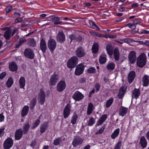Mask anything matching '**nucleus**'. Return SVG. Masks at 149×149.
<instances>
[{"instance_id":"1","label":"nucleus","mask_w":149,"mask_h":149,"mask_svg":"<svg viewBox=\"0 0 149 149\" xmlns=\"http://www.w3.org/2000/svg\"><path fill=\"white\" fill-rule=\"evenodd\" d=\"M146 57L145 54H142L137 58V65L139 67L143 68L146 65Z\"/></svg>"},{"instance_id":"2","label":"nucleus","mask_w":149,"mask_h":149,"mask_svg":"<svg viewBox=\"0 0 149 149\" xmlns=\"http://www.w3.org/2000/svg\"><path fill=\"white\" fill-rule=\"evenodd\" d=\"M78 61V59L77 57H72L68 61L67 63L68 67L70 68H74L76 65L77 64Z\"/></svg>"},{"instance_id":"3","label":"nucleus","mask_w":149,"mask_h":149,"mask_svg":"<svg viewBox=\"0 0 149 149\" xmlns=\"http://www.w3.org/2000/svg\"><path fill=\"white\" fill-rule=\"evenodd\" d=\"M13 143V140L11 137H8L4 142L3 148L4 149H10L12 147Z\"/></svg>"},{"instance_id":"4","label":"nucleus","mask_w":149,"mask_h":149,"mask_svg":"<svg viewBox=\"0 0 149 149\" xmlns=\"http://www.w3.org/2000/svg\"><path fill=\"white\" fill-rule=\"evenodd\" d=\"M45 92L41 89L38 93V102L41 105L44 104L45 101Z\"/></svg>"},{"instance_id":"5","label":"nucleus","mask_w":149,"mask_h":149,"mask_svg":"<svg viewBox=\"0 0 149 149\" xmlns=\"http://www.w3.org/2000/svg\"><path fill=\"white\" fill-rule=\"evenodd\" d=\"M25 56L29 59H33L34 56V54L33 50L29 48H26L24 52Z\"/></svg>"},{"instance_id":"6","label":"nucleus","mask_w":149,"mask_h":149,"mask_svg":"<svg viewBox=\"0 0 149 149\" xmlns=\"http://www.w3.org/2000/svg\"><path fill=\"white\" fill-rule=\"evenodd\" d=\"M84 139L80 137L77 136L74 137L72 142V145L74 147H76L81 144Z\"/></svg>"},{"instance_id":"7","label":"nucleus","mask_w":149,"mask_h":149,"mask_svg":"<svg viewBox=\"0 0 149 149\" xmlns=\"http://www.w3.org/2000/svg\"><path fill=\"white\" fill-rule=\"evenodd\" d=\"M84 97V95L79 91H76L72 96V98L75 101H79L83 99Z\"/></svg>"},{"instance_id":"8","label":"nucleus","mask_w":149,"mask_h":149,"mask_svg":"<svg viewBox=\"0 0 149 149\" xmlns=\"http://www.w3.org/2000/svg\"><path fill=\"white\" fill-rule=\"evenodd\" d=\"M56 46V42L53 39H50L48 40V46L51 51H53L55 49Z\"/></svg>"},{"instance_id":"9","label":"nucleus","mask_w":149,"mask_h":149,"mask_svg":"<svg viewBox=\"0 0 149 149\" xmlns=\"http://www.w3.org/2000/svg\"><path fill=\"white\" fill-rule=\"evenodd\" d=\"M66 87V83L65 81H61L57 84V90L59 92L63 91Z\"/></svg>"},{"instance_id":"10","label":"nucleus","mask_w":149,"mask_h":149,"mask_svg":"<svg viewBox=\"0 0 149 149\" xmlns=\"http://www.w3.org/2000/svg\"><path fill=\"white\" fill-rule=\"evenodd\" d=\"M84 66L82 64H79L77 65L75 71V74L76 75H79L81 74L83 72L84 69Z\"/></svg>"},{"instance_id":"11","label":"nucleus","mask_w":149,"mask_h":149,"mask_svg":"<svg viewBox=\"0 0 149 149\" xmlns=\"http://www.w3.org/2000/svg\"><path fill=\"white\" fill-rule=\"evenodd\" d=\"M58 75L54 73L51 76L49 83L52 85H54L58 81Z\"/></svg>"},{"instance_id":"12","label":"nucleus","mask_w":149,"mask_h":149,"mask_svg":"<svg viewBox=\"0 0 149 149\" xmlns=\"http://www.w3.org/2000/svg\"><path fill=\"white\" fill-rule=\"evenodd\" d=\"M136 53L135 52L132 51L130 52L128 55V58L131 63H134L136 60Z\"/></svg>"},{"instance_id":"13","label":"nucleus","mask_w":149,"mask_h":149,"mask_svg":"<svg viewBox=\"0 0 149 149\" xmlns=\"http://www.w3.org/2000/svg\"><path fill=\"white\" fill-rule=\"evenodd\" d=\"M23 132L22 130L19 128L15 132V137L16 140H19L22 137Z\"/></svg>"},{"instance_id":"14","label":"nucleus","mask_w":149,"mask_h":149,"mask_svg":"<svg viewBox=\"0 0 149 149\" xmlns=\"http://www.w3.org/2000/svg\"><path fill=\"white\" fill-rule=\"evenodd\" d=\"M70 106L69 104H67L65 106L63 111V116L65 118H66L69 115L70 112Z\"/></svg>"},{"instance_id":"15","label":"nucleus","mask_w":149,"mask_h":149,"mask_svg":"<svg viewBox=\"0 0 149 149\" xmlns=\"http://www.w3.org/2000/svg\"><path fill=\"white\" fill-rule=\"evenodd\" d=\"M76 53V55L79 57H83L85 54L84 50L81 47H79L77 49Z\"/></svg>"},{"instance_id":"16","label":"nucleus","mask_w":149,"mask_h":149,"mask_svg":"<svg viewBox=\"0 0 149 149\" xmlns=\"http://www.w3.org/2000/svg\"><path fill=\"white\" fill-rule=\"evenodd\" d=\"M57 40L61 42H63L65 40V36L62 31H59L56 37Z\"/></svg>"},{"instance_id":"17","label":"nucleus","mask_w":149,"mask_h":149,"mask_svg":"<svg viewBox=\"0 0 149 149\" xmlns=\"http://www.w3.org/2000/svg\"><path fill=\"white\" fill-rule=\"evenodd\" d=\"M40 47L43 53H45L46 50L47 49V45L45 40L43 38H42L41 39L40 44Z\"/></svg>"},{"instance_id":"18","label":"nucleus","mask_w":149,"mask_h":149,"mask_svg":"<svg viewBox=\"0 0 149 149\" xmlns=\"http://www.w3.org/2000/svg\"><path fill=\"white\" fill-rule=\"evenodd\" d=\"M7 29L4 33V36L6 39L8 40L13 36L11 34V29L9 28H8Z\"/></svg>"},{"instance_id":"19","label":"nucleus","mask_w":149,"mask_h":149,"mask_svg":"<svg viewBox=\"0 0 149 149\" xmlns=\"http://www.w3.org/2000/svg\"><path fill=\"white\" fill-rule=\"evenodd\" d=\"M9 69L12 71H16L18 69V67L16 63L13 61L9 63Z\"/></svg>"},{"instance_id":"20","label":"nucleus","mask_w":149,"mask_h":149,"mask_svg":"<svg viewBox=\"0 0 149 149\" xmlns=\"http://www.w3.org/2000/svg\"><path fill=\"white\" fill-rule=\"evenodd\" d=\"M136 75L135 72L134 71H130L128 74V82L131 83L134 80Z\"/></svg>"},{"instance_id":"21","label":"nucleus","mask_w":149,"mask_h":149,"mask_svg":"<svg viewBox=\"0 0 149 149\" xmlns=\"http://www.w3.org/2000/svg\"><path fill=\"white\" fill-rule=\"evenodd\" d=\"M128 108L121 106L119 110V115L123 116L126 114L128 111Z\"/></svg>"},{"instance_id":"22","label":"nucleus","mask_w":149,"mask_h":149,"mask_svg":"<svg viewBox=\"0 0 149 149\" xmlns=\"http://www.w3.org/2000/svg\"><path fill=\"white\" fill-rule=\"evenodd\" d=\"M139 142L141 147L143 148L146 147L147 144V141L144 136H142L140 138Z\"/></svg>"},{"instance_id":"23","label":"nucleus","mask_w":149,"mask_h":149,"mask_svg":"<svg viewBox=\"0 0 149 149\" xmlns=\"http://www.w3.org/2000/svg\"><path fill=\"white\" fill-rule=\"evenodd\" d=\"M142 81L144 86H147L149 83V76L146 74L144 75L142 78Z\"/></svg>"},{"instance_id":"24","label":"nucleus","mask_w":149,"mask_h":149,"mask_svg":"<svg viewBox=\"0 0 149 149\" xmlns=\"http://www.w3.org/2000/svg\"><path fill=\"white\" fill-rule=\"evenodd\" d=\"M140 92L139 89L135 88L132 91V97L136 99L138 98L140 95Z\"/></svg>"},{"instance_id":"25","label":"nucleus","mask_w":149,"mask_h":149,"mask_svg":"<svg viewBox=\"0 0 149 149\" xmlns=\"http://www.w3.org/2000/svg\"><path fill=\"white\" fill-rule=\"evenodd\" d=\"M107 116L106 114H104L102 115L101 117L99 120L97 121V125L98 126L101 125L107 119Z\"/></svg>"},{"instance_id":"26","label":"nucleus","mask_w":149,"mask_h":149,"mask_svg":"<svg viewBox=\"0 0 149 149\" xmlns=\"http://www.w3.org/2000/svg\"><path fill=\"white\" fill-rule=\"evenodd\" d=\"M107 61V56L104 54H101L99 57V61L100 64H104Z\"/></svg>"},{"instance_id":"27","label":"nucleus","mask_w":149,"mask_h":149,"mask_svg":"<svg viewBox=\"0 0 149 149\" xmlns=\"http://www.w3.org/2000/svg\"><path fill=\"white\" fill-rule=\"evenodd\" d=\"M113 47L112 45L111 44H108L106 46V50L107 53L110 56L113 54Z\"/></svg>"},{"instance_id":"28","label":"nucleus","mask_w":149,"mask_h":149,"mask_svg":"<svg viewBox=\"0 0 149 149\" xmlns=\"http://www.w3.org/2000/svg\"><path fill=\"white\" fill-rule=\"evenodd\" d=\"M29 110V107L28 106H25L23 108L21 112V116L22 117L26 116L28 113Z\"/></svg>"},{"instance_id":"29","label":"nucleus","mask_w":149,"mask_h":149,"mask_svg":"<svg viewBox=\"0 0 149 149\" xmlns=\"http://www.w3.org/2000/svg\"><path fill=\"white\" fill-rule=\"evenodd\" d=\"M30 127V125L29 122L25 124L23 127V132L24 134H26L29 131Z\"/></svg>"},{"instance_id":"30","label":"nucleus","mask_w":149,"mask_h":149,"mask_svg":"<svg viewBox=\"0 0 149 149\" xmlns=\"http://www.w3.org/2000/svg\"><path fill=\"white\" fill-rule=\"evenodd\" d=\"M48 124L47 122L42 123L40 127V132L41 133L44 132L48 128Z\"/></svg>"},{"instance_id":"31","label":"nucleus","mask_w":149,"mask_h":149,"mask_svg":"<svg viewBox=\"0 0 149 149\" xmlns=\"http://www.w3.org/2000/svg\"><path fill=\"white\" fill-rule=\"evenodd\" d=\"M113 55L116 61H118L119 59L120 53L119 51L117 48L115 49L113 51Z\"/></svg>"},{"instance_id":"32","label":"nucleus","mask_w":149,"mask_h":149,"mask_svg":"<svg viewBox=\"0 0 149 149\" xmlns=\"http://www.w3.org/2000/svg\"><path fill=\"white\" fill-rule=\"evenodd\" d=\"M93 105L91 103H90L88 104L87 114L88 115H90L93 112Z\"/></svg>"},{"instance_id":"33","label":"nucleus","mask_w":149,"mask_h":149,"mask_svg":"<svg viewBox=\"0 0 149 149\" xmlns=\"http://www.w3.org/2000/svg\"><path fill=\"white\" fill-rule=\"evenodd\" d=\"M125 88L122 86L120 89L119 93L118 95V96L120 99H122L125 93Z\"/></svg>"},{"instance_id":"34","label":"nucleus","mask_w":149,"mask_h":149,"mask_svg":"<svg viewBox=\"0 0 149 149\" xmlns=\"http://www.w3.org/2000/svg\"><path fill=\"white\" fill-rule=\"evenodd\" d=\"M115 64L113 62L109 63L107 65V69L110 71H113L115 68Z\"/></svg>"},{"instance_id":"35","label":"nucleus","mask_w":149,"mask_h":149,"mask_svg":"<svg viewBox=\"0 0 149 149\" xmlns=\"http://www.w3.org/2000/svg\"><path fill=\"white\" fill-rule=\"evenodd\" d=\"M25 80L24 77H21L19 80L20 87L21 88H24L25 86Z\"/></svg>"},{"instance_id":"36","label":"nucleus","mask_w":149,"mask_h":149,"mask_svg":"<svg viewBox=\"0 0 149 149\" xmlns=\"http://www.w3.org/2000/svg\"><path fill=\"white\" fill-rule=\"evenodd\" d=\"M37 100L36 98H33L30 102V108L31 110H33L36 104Z\"/></svg>"},{"instance_id":"37","label":"nucleus","mask_w":149,"mask_h":149,"mask_svg":"<svg viewBox=\"0 0 149 149\" xmlns=\"http://www.w3.org/2000/svg\"><path fill=\"white\" fill-rule=\"evenodd\" d=\"M120 132V129L118 128L116 129L111 135V138L113 139H115L118 135Z\"/></svg>"},{"instance_id":"38","label":"nucleus","mask_w":149,"mask_h":149,"mask_svg":"<svg viewBox=\"0 0 149 149\" xmlns=\"http://www.w3.org/2000/svg\"><path fill=\"white\" fill-rule=\"evenodd\" d=\"M87 21H88L89 24L91 26L95 27L96 28V29L98 30H100V28L99 27L95 24L94 22L92 20H88L87 19H86L85 20V22H87Z\"/></svg>"},{"instance_id":"39","label":"nucleus","mask_w":149,"mask_h":149,"mask_svg":"<svg viewBox=\"0 0 149 149\" xmlns=\"http://www.w3.org/2000/svg\"><path fill=\"white\" fill-rule=\"evenodd\" d=\"M92 50L93 53H97L99 50L98 45L97 43H94L92 46Z\"/></svg>"},{"instance_id":"40","label":"nucleus","mask_w":149,"mask_h":149,"mask_svg":"<svg viewBox=\"0 0 149 149\" xmlns=\"http://www.w3.org/2000/svg\"><path fill=\"white\" fill-rule=\"evenodd\" d=\"M13 83L12 78L10 77L8 79L6 82V85L8 88L10 87Z\"/></svg>"},{"instance_id":"41","label":"nucleus","mask_w":149,"mask_h":149,"mask_svg":"<svg viewBox=\"0 0 149 149\" xmlns=\"http://www.w3.org/2000/svg\"><path fill=\"white\" fill-rule=\"evenodd\" d=\"M54 24H59L62 23L61 22L59 21V18L57 17H53L52 19Z\"/></svg>"},{"instance_id":"42","label":"nucleus","mask_w":149,"mask_h":149,"mask_svg":"<svg viewBox=\"0 0 149 149\" xmlns=\"http://www.w3.org/2000/svg\"><path fill=\"white\" fill-rule=\"evenodd\" d=\"M95 123V119L93 117H91L87 122V125L88 126H92Z\"/></svg>"},{"instance_id":"43","label":"nucleus","mask_w":149,"mask_h":149,"mask_svg":"<svg viewBox=\"0 0 149 149\" xmlns=\"http://www.w3.org/2000/svg\"><path fill=\"white\" fill-rule=\"evenodd\" d=\"M62 139L61 138L59 137L56 139L54 141L53 144L55 146L59 145L61 142Z\"/></svg>"},{"instance_id":"44","label":"nucleus","mask_w":149,"mask_h":149,"mask_svg":"<svg viewBox=\"0 0 149 149\" xmlns=\"http://www.w3.org/2000/svg\"><path fill=\"white\" fill-rule=\"evenodd\" d=\"M78 116L76 114H74L72 117L71 123L73 124H75L76 122Z\"/></svg>"},{"instance_id":"45","label":"nucleus","mask_w":149,"mask_h":149,"mask_svg":"<svg viewBox=\"0 0 149 149\" xmlns=\"http://www.w3.org/2000/svg\"><path fill=\"white\" fill-rule=\"evenodd\" d=\"M113 101V98H111L107 101L106 107L107 108H109L112 104Z\"/></svg>"},{"instance_id":"46","label":"nucleus","mask_w":149,"mask_h":149,"mask_svg":"<svg viewBox=\"0 0 149 149\" xmlns=\"http://www.w3.org/2000/svg\"><path fill=\"white\" fill-rule=\"evenodd\" d=\"M40 123V120L39 119H37L33 123L32 129H34L36 128L38 126Z\"/></svg>"},{"instance_id":"47","label":"nucleus","mask_w":149,"mask_h":149,"mask_svg":"<svg viewBox=\"0 0 149 149\" xmlns=\"http://www.w3.org/2000/svg\"><path fill=\"white\" fill-rule=\"evenodd\" d=\"M29 45L30 46L33 47L36 45V41L33 38L29 39Z\"/></svg>"},{"instance_id":"48","label":"nucleus","mask_w":149,"mask_h":149,"mask_svg":"<svg viewBox=\"0 0 149 149\" xmlns=\"http://www.w3.org/2000/svg\"><path fill=\"white\" fill-rule=\"evenodd\" d=\"M26 41V40L24 39H21L19 41L18 43L16 45L17 48L21 46Z\"/></svg>"},{"instance_id":"49","label":"nucleus","mask_w":149,"mask_h":149,"mask_svg":"<svg viewBox=\"0 0 149 149\" xmlns=\"http://www.w3.org/2000/svg\"><path fill=\"white\" fill-rule=\"evenodd\" d=\"M122 142L121 141H118L116 144L114 149H120L122 146Z\"/></svg>"},{"instance_id":"50","label":"nucleus","mask_w":149,"mask_h":149,"mask_svg":"<svg viewBox=\"0 0 149 149\" xmlns=\"http://www.w3.org/2000/svg\"><path fill=\"white\" fill-rule=\"evenodd\" d=\"M121 40L124 41V42L129 44L133 42V40L130 38H126Z\"/></svg>"},{"instance_id":"51","label":"nucleus","mask_w":149,"mask_h":149,"mask_svg":"<svg viewBox=\"0 0 149 149\" xmlns=\"http://www.w3.org/2000/svg\"><path fill=\"white\" fill-rule=\"evenodd\" d=\"M117 36L116 35H111L109 34H106L104 36V38H116Z\"/></svg>"},{"instance_id":"52","label":"nucleus","mask_w":149,"mask_h":149,"mask_svg":"<svg viewBox=\"0 0 149 149\" xmlns=\"http://www.w3.org/2000/svg\"><path fill=\"white\" fill-rule=\"evenodd\" d=\"M87 71L89 73H93L95 72V69L94 68L90 67L88 69Z\"/></svg>"},{"instance_id":"53","label":"nucleus","mask_w":149,"mask_h":149,"mask_svg":"<svg viewBox=\"0 0 149 149\" xmlns=\"http://www.w3.org/2000/svg\"><path fill=\"white\" fill-rule=\"evenodd\" d=\"M104 127H102L99 129V130L98 132H96L95 134H102L104 132Z\"/></svg>"},{"instance_id":"54","label":"nucleus","mask_w":149,"mask_h":149,"mask_svg":"<svg viewBox=\"0 0 149 149\" xmlns=\"http://www.w3.org/2000/svg\"><path fill=\"white\" fill-rule=\"evenodd\" d=\"M5 128H0V137L1 138L5 133Z\"/></svg>"},{"instance_id":"55","label":"nucleus","mask_w":149,"mask_h":149,"mask_svg":"<svg viewBox=\"0 0 149 149\" xmlns=\"http://www.w3.org/2000/svg\"><path fill=\"white\" fill-rule=\"evenodd\" d=\"M13 9V8L11 6H9L6 7V12L8 13L10 12Z\"/></svg>"},{"instance_id":"56","label":"nucleus","mask_w":149,"mask_h":149,"mask_svg":"<svg viewBox=\"0 0 149 149\" xmlns=\"http://www.w3.org/2000/svg\"><path fill=\"white\" fill-rule=\"evenodd\" d=\"M69 38L71 40V42L72 41V40H75L76 38V36L74 35H71L69 36Z\"/></svg>"},{"instance_id":"57","label":"nucleus","mask_w":149,"mask_h":149,"mask_svg":"<svg viewBox=\"0 0 149 149\" xmlns=\"http://www.w3.org/2000/svg\"><path fill=\"white\" fill-rule=\"evenodd\" d=\"M6 72H2L0 75V79H2L6 75Z\"/></svg>"},{"instance_id":"58","label":"nucleus","mask_w":149,"mask_h":149,"mask_svg":"<svg viewBox=\"0 0 149 149\" xmlns=\"http://www.w3.org/2000/svg\"><path fill=\"white\" fill-rule=\"evenodd\" d=\"M82 39V37L81 36H79L77 37H76V38L75 40L77 42H80L81 41Z\"/></svg>"},{"instance_id":"59","label":"nucleus","mask_w":149,"mask_h":149,"mask_svg":"<svg viewBox=\"0 0 149 149\" xmlns=\"http://www.w3.org/2000/svg\"><path fill=\"white\" fill-rule=\"evenodd\" d=\"M139 23H140V21L138 19H137L134 20L132 23L135 25Z\"/></svg>"},{"instance_id":"60","label":"nucleus","mask_w":149,"mask_h":149,"mask_svg":"<svg viewBox=\"0 0 149 149\" xmlns=\"http://www.w3.org/2000/svg\"><path fill=\"white\" fill-rule=\"evenodd\" d=\"M100 86L99 84H97L95 86V88L96 89V91L97 92L99 91L100 89Z\"/></svg>"},{"instance_id":"61","label":"nucleus","mask_w":149,"mask_h":149,"mask_svg":"<svg viewBox=\"0 0 149 149\" xmlns=\"http://www.w3.org/2000/svg\"><path fill=\"white\" fill-rule=\"evenodd\" d=\"M86 79L85 78H82L80 79L79 82L81 84H83L86 82Z\"/></svg>"},{"instance_id":"62","label":"nucleus","mask_w":149,"mask_h":149,"mask_svg":"<svg viewBox=\"0 0 149 149\" xmlns=\"http://www.w3.org/2000/svg\"><path fill=\"white\" fill-rule=\"evenodd\" d=\"M4 119V116L2 113L0 114V122H1L3 121Z\"/></svg>"},{"instance_id":"63","label":"nucleus","mask_w":149,"mask_h":149,"mask_svg":"<svg viewBox=\"0 0 149 149\" xmlns=\"http://www.w3.org/2000/svg\"><path fill=\"white\" fill-rule=\"evenodd\" d=\"M141 33L148 34L149 33V31L143 30L142 31H141Z\"/></svg>"},{"instance_id":"64","label":"nucleus","mask_w":149,"mask_h":149,"mask_svg":"<svg viewBox=\"0 0 149 149\" xmlns=\"http://www.w3.org/2000/svg\"><path fill=\"white\" fill-rule=\"evenodd\" d=\"M22 20V18H19L16 19H15V22L17 23L19 22H21Z\"/></svg>"}]
</instances>
